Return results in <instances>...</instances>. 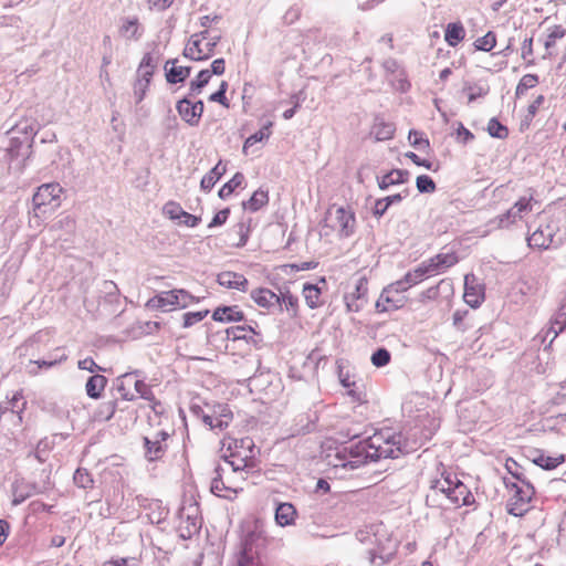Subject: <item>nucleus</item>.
Here are the masks:
<instances>
[{
  "instance_id": "nucleus-1",
  "label": "nucleus",
  "mask_w": 566,
  "mask_h": 566,
  "mask_svg": "<svg viewBox=\"0 0 566 566\" xmlns=\"http://www.w3.org/2000/svg\"><path fill=\"white\" fill-rule=\"evenodd\" d=\"M401 433L380 430L356 444L344 447L334 459L333 467L345 470H356L368 461L396 459L402 453Z\"/></svg>"
},
{
  "instance_id": "nucleus-2",
  "label": "nucleus",
  "mask_w": 566,
  "mask_h": 566,
  "mask_svg": "<svg viewBox=\"0 0 566 566\" xmlns=\"http://www.w3.org/2000/svg\"><path fill=\"white\" fill-rule=\"evenodd\" d=\"M355 536L361 545L366 546L365 552L368 554L369 563L381 566L391 562L397 544L388 535L382 523L367 525L358 530Z\"/></svg>"
},
{
  "instance_id": "nucleus-3",
  "label": "nucleus",
  "mask_w": 566,
  "mask_h": 566,
  "mask_svg": "<svg viewBox=\"0 0 566 566\" xmlns=\"http://www.w3.org/2000/svg\"><path fill=\"white\" fill-rule=\"evenodd\" d=\"M438 494L444 495L451 504L457 506L474 503V496L469 488L457 476L452 478L450 474L432 483L431 492L427 495V503L430 501L436 502L434 496Z\"/></svg>"
},
{
  "instance_id": "nucleus-4",
  "label": "nucleus",
  "mask_w": 566,
  "mask_h": 566,
  "mask_svg": "<svg viewBox=\"0 0 566 566\" xmlns=\"http://www.w3.org/2000/svg\"><path fill=\"white\" fill-rule=\"evenodd\" d=\"M265 538L262 531L255 528L249 532L242 543L238 554L237 566H253L261 564L260 555L264 547Z\"/></svg>"
},
{
  "instance_id": "nucleus-5",
  "label": "nucleus",
  "mask_w": 566,
  "mask_h": 566,
  "mask_svg": "<svg viewBox=\"0 0 566 566\" xmlns=\"http://www.w3.org/2000/svg\"><path fill=\"white\" fill-rule=\"evenodd\" d=\"M62 187L57 182L40 186L32 197L35 216L56 209L61 203Z\"/></svg>"
},
{
  "instance_id": "nucleus-6",
  "label": "nucleus",
  "mask_w": 566,
  "mask_h": 566,
  "mask_svg": "<svg viewBox=\"0 0 566 566\" xmlns=\"http://www.w3.org/2000/svg\"><path fill=\"white\" fill-rule=\"evenodd\" d=\"M506 467L510 473L521 482V485L515 483L512 484L515 493L510 500L509 513L513 514L514 516H522L527 511L526 506L535 494V490L534 486L528 481H526L522 474L513 472L509 465Z\"/></svg>"
},
{
  "instance_id": "nucleus-7",
  "label": "nucleus",
  "mask_w": 566,
  "mask_h": 566,
  "mask_svg": "<svg viewBox=\"0 0 566 566\" xmlns=\"http://www.w3.org/2000/svg\"><path fill=\"white\" fill-rule=\"evenodd\" d=\"M208 30H203L199 33H195L190 36L188 43L185 46L184 55L193 61L207 60L214 53V48L219 43L221 36H212L206 45H201L202 40L208 39Z\"/></svg>"
},
{
  "instance_id": "nucleus-8",
  "label": "nucleus",
  "mask_w": 566,
  "mask_h": 566,
  "mask_svg": "<svg viewBox=\"0 0 566 566\" xmlns=\"http://www.w3.org/2000/svg\"><path fill=\"white\" fill-rule=\"evenodd\" d=\"M326 222L338 232L340 237L347 238L355 230V214L345 207H332L326 214Z\"/></svg>"
},
{
  "instance_id": "nucleus-9",
  "label": "nucleus",
  "mask_w": 566,
  "mask_h": 566,
  "mask_svg": "<svg viewBox=\"0 0 566 566\" xmlns=\"http://www.w3.org/2000/svg\"><path fill=\"white\" fill-rule=\"evenodd\" d=\"M178 532L182 539H189L198 534L201 528V517L199 516V506L196 502L184 505L179 510Z\"/></svg>"
},
{
  "instance_id": "nucleus-10",
  "label": "nucleus",
  "mask_w": 566,
  "mask_h": 566,
  "mask_svg": "<svg viewBox=\"0 0 566 566\" xmlns=\"http://www.w3.org/2000/svg\"><path fill=\"white\" fill-rule=\"evenodd\" d=\"M176 109L184 122L195 127L200 123L205 105L202 101L192 103L188 97H184L177 102Z\"/></svg>"
},
{
  "instance_id": "nucleus-11",
  "label": "nucleus",
  "mask_w": 566,
  "mask_h": 566,
  "mask_svg": "<svg viewBox=\"0 0 566 566\" xmlns=\"http://www.w3.org/2000/svg\"><path fill=\"white\" fill-rule=\"evenodd\" d=\"M368 282L366 277L358 279L355 290L344 296L348 312H359L367 303Z\"/></svg>"
},
{
  "instance_id": "nucleus-12",
  "label": "nucleus",
  "mask_w": 566,
  "mask_h": 566,
  "mask_svg": "<svg viewBox=\"0 0 566 566\" xmlns=\"http://www.w3.org/2000/svg\"><path fill=\"white\" fill-rule=\"evenodd\" d=\"M405 297H398L391 290L384 287L377 302L376 311L385 313L394 310H398L403 305Z\"/></svg>"
},
{
  "instance_id": "nucleus-13",
  "label": "nucleus",
  "mask_w": 566,
  "mask_h": 566,
  "mask_svg": "<svg viewBox=\"0 0 566 566\" xmlns=\"http://www.w3.org/2000/svg\"><path fill=\"white\" fill-rule=\"evenodd\" d=\"M554 230L551 226L539 227L527 237V243L531 248L548 249L553 242Z\"/></svg>"
},
{
  "instance_id": "nucleus-14",
  "label": "nucleus",
  "mask_w": 566,
  "mask_h": 566,
  "mask_svg": "<svg viewBox=\"0 0 566 566\" xmlns=\"http://www.w3.org/2000/svg\"><path fill=\"white\" fill-rule=\"evenodd\" d=\"M218 283L227 289H235L245 292L248 289V280L243 274L235 272H221L218 274Z\"/></svg>"
},
{
  "instance_id": "nucleus-15",
  "label": "nucleus",
  "mask_w": 566,
  "mask_h": 566,
  "mask_svg": "<svg viewBox=\"0 0 566 566\" xmlns=\"http://www.w3.org/2000/svg\"><path fill=\"white\" fill-rule=\"evenodd\" d=\"M222 472L223 468L220 464H218L214 468V476L212 478L210 490L217 496L231 500L233 499V495L237 494V491L224 484L222 480Z\"/></svg>"
},
{
  "instance_id": "nucleus-16",
  "label": "nucleus",
  "mask_w": 566,
  "mask_h": 566,
  "mask_svg": "<svg viewBox=\"0 0 566 566\" xmlns=\"http://www.w3.org/2000/svg\"><path fill=\"white\" fill-rule=\"evenodd\" d=\"M251 297L260 307H281V297L269 289H256L251 292Z\"/></svg>"
},
{
  "instance_id": "nucleus-17",
  "label": "nucleus",
  "mask_w": 566,
  "mask_h": 566,
  "mask_svg": "<svg viewBox=\"0 0 566 566\" xmlns=\"http://www.w3.org/2000/svg\"><path fill=\"white\" fill-rule=\"evenodd\" d=\"M177 60H168L165 64L166 80L170 84L182 83L191 73L190 66H177Z\"/></svg>"
},
{
  "instance_id": "nucleus-18",
  "label": "nucleus",
  "mask_w": 566,
  "mask_h": 566,
  "mask_svg": "<svg viewBox=\"0 0 566 566\" xmlns=\"http://www.w3.org/2000/svg\"><path fill=\"white\" fill-rule=\"evenodd\" d=\"M212 319L222 323L241 322L244 319V314L237 305L219 306L213 311Z\"/></svg>"
},
{
  "instance_id": "nucleus-19",
  "label": "nucleus",
  "mask_w": 566,
  "mask_h": 566,
  "mask_svg": "<svg viewBox=\"0 0 566 566\" xmlns=\"http://www.w3.org/2000/svg\"><path fill=\"white\" fill-rule=\"evenodd\" d=\"M297 515L296 509L292 503H279L275 509V522L280 526H290L294 524Z\"/></svg>"
},
{
  "instance_id": "nucleus-20",
  "label": "nucleus",
  "mask_w": 566,
  "mask_h": 566,
  "mask_svg": "<svg viewBox=\"0 0 566 566\" xmlns=\"http://www.w3.org/2000/svg\"><path fill=\"white\" fill-rule=\"evenodd\" d=\"M409 175L407 170L392 169L381 178H378V187L381 190H387L390 186L405 184L408 181Z\"/></svg>"
},
{
  "instance_id": "nucleus-21",
  "label": "nucleus",
  "mask_w": 566,
  "mask_h": 566,
  "mask_svg": "<svg viewBox=\"0 0 566 566\" xmlns=\"http://www.w3.org/2000/svg\"><path fill=\"white\" fill-rule=\"evenodd\" d=\"M176 293L177 292H175V290L161 292L160 294L150 298L147 302V306L149 308L167 311L168 306L177 305L176 303H178V297Z\"/></svg>"
},
{
  "instance_id": "nucleus-22",
  "label": "nucleus",
  "mask_w": 566,
  "mask_h": 566,
  "mask_svg": "<svg viewBox=\"0 0 566 566\" xmlns=\"http://www.w3.org/2000/svg\"><path fill=\"white\" fill-rule=\"evenodd\" d=\"M462 91L468 93L469 103L476 101L479 97H484L490 92V86L486 81L480 80L478 82H464Z\"/></svg>"
},
{
  "instance_id": "nucleus-23",
  "label": "nucleus",
  "mask_w": 566,
  "mask_h": 566,
  "mask_svg": "<svg viewBox=\"0 0 566 566\" xmlns=\"http://www.w3.org/2000/svg\"><path fill=\"white\" fill-rule=\"evenodd\" d=\"M107 384V378L103 375L91 376L85 385L86 395L92 399H98Z\"/></svg>"
},
{
  "instance_id": "nucleus-24",
  "label": "nucleus",
  "mask_w": 566,
  "mask_h": 566,
  "mask_svg": "<svg viewBox=\"0 0 566 566\" xmlns=\"http://www.w3.org/2000/svg\"><path fill=\"white\" fill-rule=\"evenodd\" d=\"M566 327V310L564 305H562L560 310L551 321L549 327L547 328L544 339L552 335L551 343L557 337L559 333H562Z\"/></svg>"
},
{
  "instance_id": "nucleus-25",
  "label": "nucleus",
  "mask_w": 566,
  "mask_h": 566,
  "mask_svg": "<svg viewBox=\"0 0 566 566\" xmlns=\"http://www.w3.org/2000/svg\"><path fill=\"white\" fill-rule=\"evenodd\" d=\"M469 280L470 275H465L463 297L467 304H469L473 308H476L483 301V292L481 291L480 287L470 285Z\"/></svg>"
},
{
  "instance_id": "nucleus-26",
  "label": "nucleus",
  "mask_w": 566,
  "mask_h": 566,
  "mask_svg": "<svg viewBox=\"0 0 566 566\" xmlns=\"http://www.w3.org/2000/svg\"><path fill=\"white\" fill-rule=\"evenodd\" d=\"M269 202V192L262 188L258 189L253 192L251 198L248 201H243V209L249 210L251 212H255L260 210L262 207L266 206Z\"/></svg>"
},
{
  "instance_id": "nucleus-27",
  "label": "nucleus",
  "mask_w": 566,
  "mask_h": 566,
  "mask_svg": "<svg viewBox=\"0 0 566 566\" xmlns=\"http://www.w3.org/2000/svg\"><path fill=\"white\" fill-rule=\"evenodd\" d=\"M145 455L149 461H156L164 457L167 444H160L158 440H153L149 437L144 438Z\"/></svg>"
},
{
  "instance_id": "nucleus-28",
  "label": "nucleus",
  "mask_w": 566,
  "mask_h": 566,
  "mask_svg": "<svg viewBox=\"0 0 566 566\" xmlns=\"http://www.w3.org/2000/svg\"><path fill=\"white\" fill-rule=\"evenodd\" d=\"M130 385V374L119 375L114 380V389L119 395V398L126 401H134L136 396L130 392L128 386Z\"/></svg>"
},
{
  "instance_id": "nucleus-29",
  "label": "nucleus",
  "mask_w": 566,
  "mask_h": 566,
  "mask_svg": "<svg viewBox=\"0 0 566 566\" xmlns=\"http://www.w3.org/2000/svg\"><path fill=\"white\" fill-rule=\"evenodd\" d=\"M226 172V167L219 161L209 172H207L200 182V187L205 191H210L216 182Z\"/></svg>"
},
{
  "instance_id": "nucleus-30",
  "label": "nucleus",
  "mask_w": 566,
  "mask_h": 566,
  "mask_svg": "<svg viewBox=\"0 0 566 566\" xmlns=\"http://www.w3.org/2000/svg\"><path fill=\"white\" fill-rule=\"evenodd\" d=\"M520 219H522V217L517 214L516 210L512 207L505 213L491 219L489 224L494 229H503L515 223Z\"/></svg>"
},
{
  "instance_id": "nucleus-31",
  "label": "nucleus",
  "mask_w": 566,
  "mask_h": 566,
  "mask_svg": "<svg viewBox=\"0 0 566 566\" xmlns=\"http://www.w3.org/2000/svg\"><path fill=\"white\" fill-rule=\"evenodd\" d=\"M465 31L461 23H449L446 29L444 40L451 46H457L464 39Z\"/></svg>"
},
{
  "instance_id": "nucleus-32",
  "label": "nucleus",
  "mask_w": 566,
  "mask_h": 566,
  "mask_svg": "<svg viewBox=\"0 0 566 566\" xmlns=\"http://www.w3.org/2000/svg\"><path fill=\"white\" fill-rule=\"evenodd\" d=\"M395 126L377 117L373 127V134L377 140H388L394 136Z\"/></svg>"
},
{
  "instance_id": "nucleus-33",
  "label": "nucleus",
  "mask_w": 566,
  "mask_h": 566,
  "mask_svg": "<svg viewBox=\"0 0 566 566\" xmlns=\"http://www.w3.org/2000/svg\"><path fill=\"white\" fill-rule=\"evenodd\" d=\"M213 413L216 415V423L220 431L228 428L229 423L232 420V411L227 405H217L213 408Z\"/></svg>"
},
{
  "instance_id": "nucleus-34",
  "label": "nucleus",
  "mask_w": 566,
  "mask_h": 566,
  "mask_svg": "<svg viewBox=\"0 0 566 566\" xmlns=\"http://www.w3.org/2000/svg\"><path fill=\"white\" fill-rule=\"evenodd\" d=\"M272 126H273V123L270 120L264 123L262 125V127L256 133H254L253 135H251L250 137H248L245 139L244 145H243V150L245 151L249 147L253 146L254 144L266 140L272 134V132H271Z\"/></svg>"
},
{
  "instance_id": "nucleus-35",
  "label": "nucleus",
  "mask_w": 566,
  "mask_h": 566,
  "mask_svg": "<svg viewBox=\"0 0 566 566\" xmlns=\"http://www.w3.org/2000/svg\"><path fill=\"white\" fill-rule=\"evenodd\" d=\"M135 391L138 396L149 402H151V408L154 411H157L156 406L160 405L159 401L156 400L155 395L149 385H147L144 379H136L134 381Z\"/></svg>"
},
{
  "instance_id": "nucleus-36",
  "label": "nucleus",
  "mask_w": 566,
  "mask_h": 566,
  "mask_svg": "<svg viewBox=\"0 0 566 566\" xmlns=\"http://www.w3.org/2000/svg\"><path fill=\"white\" fill-rule=\"evenodd\" d=\"M565 461V455L548 457L544 453H539L533 459V463L544 470H553Z\"/></svg>"
},
{
  "instance_id": "nucleus-37",
  "label": "nucleus",
  "mask_w": 566,
  "mask_h": 566,
  "mask_svg": "<svg viewBox=\"0 0 566 566\" xmlns=\"http://www.w3.org/2000/svg\"><path fill=\"white\" fill-rule=\"evenodd\" d=\"M227 337L233 340L250 339L251 334H255L253 327L250 325L231 326L226 331Z\"/></svg>"
},
{
  "instance_id": "nucleus-38",
  "label": "nucleus",
  "mask_w": 566,
  "mask_h": 566,
  "mask_svg": "<svg viewBox=\"0 0 566 566\" xmlns=\"http://www.w3.org/2000/svg\"><path fill=\"white\" fill-rule=\"evenodd\" d=\"M148 518L153 524H160L168 515V510L163 505L161 501H154L149 504Z\"/></svg>"
},
{
  "instance_id": "nucleus-39",
  "label": "nucleus",
  "mask_w": 566,
  "mask_h": 566,
  "mask_svg": "<svg viewBox=\"0 0 566 566\" xmlns=\"http://www.w3.org/2000/svg\"><path fill=\"white\" fill-rule=\"evenodd\" d=\"M244 181V176L242 172H237L228 182H226L221 189L219 190V197L221 199H227L230 197L233 191L242 185Z\"/></svg>"
},
{
  "instance_id": "nucleus-40",
  "label": "nucleus",
  "mask_w": 566,
  "mask_h": 566,
  "mask_svg": "<svg viewBox=\"0 0 566 566\" xmlns=\"http://www.w3.org/2000/svg\"><path fill=\"white\" fill-rule=\"evenodd\" d=\"M233 443L235 451L231 454V457L248 454L249 458H253L254 442L250 437H244L239 440L235 439Z\"/></svg>"
},
{
  "instance_id": "nucleus-41",
  "label": "nucleus",
  "mask_w": 566,
  "mask_h": 566,
  "mask_svg": "<svg viewBox=\"0 0 566 566\" xmlns=\"http://www.w3.org/2000/svg\"><path fill=\"white\" fill-rule=\"evenodd\" d=\"M321 290L311 283H305L303 286V295L306 301V304L311 308H315L319 302Z\"/></svg>"
},
{
  "instance_id": "nucleus-42",
  "label": "nucleus",
  "mask_w": 566,
  "mask_h": 566,
  "mask_svg": "<svg viewBox=\"0 0 566 566\" xmlns=\"http://www.w3.org/2000/svg\"><path fill=\"white\" fill-rule=\"evenodd\" d=\"M488 133L494 138L505 139L509 136V128L496 117H492L488 123Z\"/></svg>"
},
{
  "instance_id": "nucleus-43",
  "label": "nucleus",
  "mask_w": 566,
  "mask_h": 566,
  "mask_svg": "<svg viewBox=\"0 0 566 566\" xmlns=\"http://www.w3.org/2000/svg\"><path fill=\"white\" fill-rule=\"evenodd\" d=\"M566 34V30L562 25H554L547 30V35L544 41L546 50L553 48L557 40L563 39Z\"/></svg>"
},
{
  "instance_id": "nucleus-44",
  "label": "nucleus",
  "mask_w": 566,
  "mask_h": 566,
  "mask_svg": "<svg viewBox=\"0 0 566 566\" xmlns=\"http://www.w3.org/2000/svg\"><path fill=\"white\" fill-rule=\"evenodd\" d=\"M390 359L391 355L385 347L377 348L370 357L371 364L377 368L387 366L390 363Z\"/></svg>"
},
{
  "instance_id": "nucleus-45",
  "label": "nucleus",
  "mask_w": 566,
  "mask_h": 566,
  "mask_svg": "<svg viewBox=\"0 0 566 566\" xmlns=\"http://www.w3.org/2000/svg\"><path fill=\"white\" fill-rule=\"evenodd\" d=\"M0 420L19 427L22 422L21 412L9 410V407H0Z\"/></svg>"
},
{
  "instance_id": "nucleus-46",
  "label": "nucleus",
  "mask_w": 566,
  "mask_h": 566,
  "mask_svg": "<svg viewBox=\"0 0 566 566\" xmlns=\"http://www.w3.org/2000/svg\"><path fill=\"white\" fill-rule=\"evenodd\" d=\"M74 483L82 489H87L93 486V479L91 473L86 469H77L73 475Z\"/></svg>"
},
{
  "instance_id": "nucleus-47",
  "label": "nucleus",
  "mask_w": 566,
  "mask_h": 566,
  "mask_svg": "<svg viewBox=\"0 0 566 566\" xmlns=\"http://www.w3.org/2000/svg\"><path fill=\"white\" fill-rule=\"evenodd\" d=\"M416 187L420 193H432L436 191V182L428 175H420L416 179Z\"/></svg>"
},
{
  "instance_id": "nucleus-48",
  "label": "nucleus",
  "mask_w": 566,
  "mask_h": 566,
  "mask_svg": "<svg viewBox=\"0 0 566 566\" xmlns=\"http://www.w3.org/2000/svg\"><path fill=\"white\" fill-rule=\"evenodd\" d=\"M496 44V38L494 32L489 31L485 35L479 38L474 42L476 50L489 52Z\"/></svg>"
},
{
  "instance_id": "nucleus-49",
  "label": "nucleus",
  "mask_w": 566,
  "mask_h": 566,
  "mask_svg": "<svg viewBox=\"0 0 566 566\" xmlns=\"http://www.w3.org/2000/svg\"><path fill=\"white\" fill-rule=\"evenodd\" d=\"M389 81L395 90L400 91L402 93L407 92L410 87V83L407 80V74L405 70L400 71L399 73L390 75Z\"/></svg>"
},
{
  "instance_id": "nucleus-50",
  "label": "nucleus",
  "mask_w": 566,
  "mask_h": 566,
  "mask_svg": "<svg viewBox=\"0 0 566 566\" xmlns=\"http://www.w3.org/2000/svg\"><path fill=\"white\" fill-rule=\"evenodd\" d=\"M27 401L24 400V397L21 391H17L13 394L12 398L8 400L4 405H1L0 407H9V410L23 412L25 408Z\"/></svg>"
},
{
  "instance_id": "nucleus-51",
  "label": "nucleus",
  "mask_w": 566,
  "mask_h": 566,
  "mask_svg": "<svg viewBox=\"0 0 566 566\" xmlns=\"http://www.w3.org/2000/svg\"><path fill=\"white\" fill-rule=\"evenodd\" d=\"M164 214H166L171 220H181V216H184L185 210L181 206L175 201H168L163 208Z\"/></svg>"
},
{
  "instance_id": "nucleus-52",
  "label": "nucleus",
  "mask_w": 566,
  "mask_h": 566,
  "mask_svg": "<svg viewBox=\"0 0 566 566\" xmlns=\"http://www.w3.org/2000/svg\"><path fill=\"white\" fill-rule=\"evenodd\" d=\"M538 83V76L536 74H525L516 86V95L524 94L528 88L534 87Z\"/></svg>"
},
{
  "instance_id": "nucleus-53",
  "label": "nucleus",
  "mask_w": 566,
  "mask_h": 566,
  "mask_svg": "<svg viewBox=\"0 0 566 566\" xmlns=\"http://www.w3.org/2000/svg\"><path fill=\"white\" fill-rule=\"evenodd\" d=\"M434 260L438 262L441 272L458 263V256L453 252L439 253L434 255Z\"/></svg>"
},
{
  "instance_id": "nucleus-54",
  "label": "nucleus",
  "mask_w": 566,
  "mask_h": 566,
  "mask_svg": "<svg viewBox=\"0 0 566 566\" xmlns=\"http://www.w3.org/2000/svg\"><path fill=\"white\" fill-rule=\"evenodd\" d=\"M208 314H209L208 310L185 313L182 326L185 328L191 327L195 324L201 322Z\"/></svg>"
},
{
  "instance_id": "nucleus-55",
  "label": "nucleus",
  "mask_w": 566,
  "mask_h": 566,
  "mask_svg": "<svg viewBox=\"0 0 566 566\" xmlns=\"http://www.w3.org/2000/svg\"><path fill=\"white\" fill-rule=\"evenodd\" d=\"M279 296L281 297V307H280L281 310H282V305L284 304L286 311H292V312L296 311L298 300L296 296L291 294L287 289L280 290Z\"/></svg>"
},
{
  "instance_id": "nucleus-56",
  "label": "nucleus",
  "mask_w": 566,
  "mask_h": 566,
  "mask_svg": "<svg viewBox=\"0 0 566 566\" xmlns=\"http://www.w3.org/2000/svg\"><path fill=\"white\" fill-rule=\"evenodd\" d=\"M426 276V271L422 269L420 264L412 271H409L405 274V282H407L411 287L421 282Z\"/></svg>"
},
{
  "instance_id": "nucleus-57",
  "label": "nucleus",
  "mask_w": 566,
  "mask_h": 566,
  "mask_svg": "<svg viewBox=\"0 0 566 566\" xmlns=\"http://www.w3.org/2000/svg\"><path fill=\"white\" fill-rule=\"evenodd\" d=\"M227 90H228V82L222 81L220 86H219V88H218V91H216L214 93H212L209 96V101L210 102H214V103H219V104H221L224 107H229V103H228V99L226 97Z\"/></svg>"
},
{
  "instance_id": "nucleus-58",
  "label": "nucleus",
  "mask_w": 566,
  "mask_h": 566,
  "mask_svg": "<svg viewBox=\"0 0 566 566\" xmlns=\"http://www.w3.org/2000/svg\"><path fill=\"white\" fill-rule=\"evenodd\" d=\"M408 139L410 145L419 150H423L430 146L429 140L423 138L422 134L417 130H410Z\"/></svg>"
},
{
  "instance_id": "nucleus-59",
  "label": "nucleus",
  "mask_w": 566,
  "mask_h": 566,
  "mask_svg": "<svg viewBox=\"0 0 566 566\" xmlns=\"http://www.w3.org/2000/svg\"><path fill=\"white\" fill-rule=\"evenodd\" d=\"M532 201H533L532 195L528 197H522L514 203L513 208L516 210L517 214H520L523 218L524 213L532 211V209H533Z\"/></svg>"
},
{
  "instance_id": "nucleus-60",
  "label": "nucleus",
  "mask_w": 566,
  "mask_h": 566,
  "mask_svg": "<svg viewBox=\"0 0 566 566\" xmlns=\"http://www.w3.org/2000/svg\"><path fill=\"white\" fill-rule=\"evenodd\" d=\"M176 295L178 297V303H176L178 306L185 308L189 306L190 304L198 302V298L191 295L186 290H175Z\"/></svg>"
},
{
  "instance_id": "nucleus-61",
  "label": "nucleus",
  "mask_w": 566,
  "mask_h": 566,
  "mask_svg": "<svg viewBox=\"0 0 566 566\" xmlns=\"http://www.w3.org/2000/svg\"><path fill=\"white\" fill-rule=\"evenodd\" d=\"M122 33L128 38H136L138 31V21L137 19H132L125 21L120 29Z\"/></svg>"
},
{
  "instance_id": "nucleus-62",
  "label": "nucleus",
  "mask_w": 566,
  "mask_h": 566,
  "mask_svg": "<svg viewBox=\"0 0 566 566\" xmlns=\"http://www.w3.org/2000/svg\"><path fill=\"white\" fill-rule=\"evenodd\" d=\"M235 231L240 237V240L237 243V247H239V248L244 247L249 239V232H250L249 226H247L244 222H239L235 226Z\"/></svg>"
},
{
  "instance_id": "nucleus-63",
  "label": "nucleus",
  "mask_w": 566,
  "mask_h": 566,
  "mask_svg": "<svg viewBox=\"0 0 566 566\" xmlns=\"http://www.w3.org/2000/svg\"><path fill=\"white\" fill-rule=\"evenodd\" d=\"M229 214H230V209L229 208H224V209L220 210L219 212H217L214 214V217L212 218V220L208 224V228H214V227H219V226L224 224L227 219H228V217H229Z\"/></svg>"
},
{
  "instance_id": "nucleus-64",
  "label": "nucleus",
  "mask_w": 566,
  "mask_h": 566,
  "mask_svg": "<svg viewBox=\"0 0 566 566\" xmlns=\"http://www.w3.org/2000/svg\"><path fill=\"white\" fill-rule=\"evenodd\" d=\"M387 289L391 290L392 293H395L398 297H403L401 294L407 291L410 286L407 282H405V276L394 283H390L386 286Z\"/></svg>"
}]
</instances>
